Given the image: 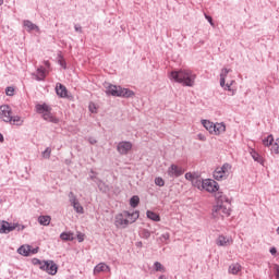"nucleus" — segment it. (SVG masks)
I'll return each instance as SVG.
<instances>
[{
    "mask_svg": "<svg viewBox=\"0 0 279 279\" xmlns=\"http://www.w3.org/2000/svg\"><path fill=\"white\" fill-rule=\"evenodd\" d=\"M138 217H141L138 210L133 213L124 210L116 216L114 226L116 228H126L129 223H134Z\"/></svg>",
    "mask_w": 279,
    "mask_h": 279,
    "instance_id": "3",
    "label": "nucleus"
},
{
    "mask_svg": "<svg viewBox=\"0 0 279 279\" xmlns=\"http://www.w3.org/2000/svg\"><path fill=\"white\" fill-rule=\"evenodd\" d=\"M232 84H234V81H231L230 83L226 84V78H220L221 88H223L225 90H229L230 93H232V95H234V90L232 89Z\"/></svg>",
    "mask_w": 279,
    "mask_h": 279,
    "instance_id": "20",
    "label": "nucleus"
},
{
    "mask_svg": "<svg viewBox=\"0 0 279 279\" xmlns=\"http://www.w3.org/2000/svg\"><path fill=\"white\" fill-rule=\"evenodd\" d=\"M56 93L61 99H66V97H69V90L66 89V86L61 83H57Z\"/></svg>",
    "mask_w": 279,
    "mask_h": 279,
    "instance_id": "12",
    "label": "nucleus"
},
{
    "mask_svg": "<svg viewBox=\"0 0 279 279\" xmlns=\"http://www.w3.org/2000/svg\"><path fill=\"white\" fill-rule=\"evenodd\" d=\"M19 254H21V256H29V254H32V246L27 245V246H20L17 250Z\"/></svg>",
    "mask_w": 279,
    "mask_h": 279,
    "instance_id": "23",
    "label": "nucleus"
},
{
    "mask_svg": "<svg viewBox=\"0 0 279 279\" xmlns=\"http://www.w3.org/2000/svg\"><path fill=\"white\" fill-rule=\"evenodd\" d=\"M230 169H232V165L230 163H223L222 167L217 168L214 171V180H226V178H228L229 173H230Z\"/></svg>",
    "mask_w": 279,
    "mask_h": 279,
    "instance_id": "6",
    "label": "nucleus"
},
{
    "mask_svg": "<svg viewBox=\"0 0 279 279\" xmlns=\"http://www.w3.org/2000/svg\"><path fill=\"white\" fill-rule=\"evenodd\" d=\"M140 236L141 239H149L151 236V231H149L148 229H142L140 231Z\"/></svg>",
    "mask_w": 279,
    "mask_h": 279,
    "instance_id": "32",
    "label": "nucleus"
},
{
    "mask_svg": "<svg viewBox=\"0 0 279 279\" xmlns=\"http://www.w3.org/2000/svg\"><path fill=\"white\" fill-rule=\"evenodd\" d=\"M154 269L155 271H162V274H165V266H162L160 262L154 263Z\"/></svg>",
    "mask_w": 279,
    "mask_h": 279,
    "instance_id": "34",
    "label": "nucleus"
},
{
    "mask_svg": "<svg viewBox=\"0 0 279 279\" xmlns=\"http://www.w3.org/2000/svg\"><path fill=\"white\" fill-rule=\"evenodd\" d=\"M228 73H232V70L228 68L222 69L220 73V78L226 80V77H228Z\"/></svg>",
    "mask_w": 279,
    "mask_h": 279,
    "instance_id": "37",
    "label": "nucleus"
},
{
    "mask_svg": "<svg viewBox=\"0 0 279 279\" xmlns=\"http://www.w3.org/2000/svg\"><path fill=\"white\" fill-rule=\"evenodd\" d=\"M31 254H38V248H33V250L31 251Z\"/></svg>",
    "mask_w": 279,
    "mask_h": 279,
    "instance_id": "50",
    "label": "nucleus"
},
{
    "mask_svg": "<svg viewBox=\"0 0 279 279\" xmlns=\"http://www.w3.org/2000/svg\"><path fill=\"white\" fill-rule=\"evenodd\" d=\"M43 156H44V158H51V148L47 147V148L43 151Z\"/></svg>",
    "mask_w": 279,
    "mask_h": 279,
    "instance_id": "40",
    "label": "nucleus"
},
{
    "mask_svg": "<svg viewBox=\"0 0 279 279\" xmlns=\"http://www.w3.org/2000/svg\"><path fill=\"white\" fill-rule=\"evenodd\" d=\"M89 110H90V112H95V110H93V108H90V107H89Z\"/></svg>",
    "mask_w": 279,
    "mask_h": 279,
    "instance_id": "57",
    "label": "nucleus"
},
{
    "mask_svg": "<svg viewBox=\"0 0 279 279\" xmlns=\"http://www.w3.org/2000/svg\"><path fill=\"white\" fill-rule=\"evenodd\" d=\"M68 197H69L70 204H73L74 202H77V201H78V199H77V196H75V193H73V192H70V193L68 194Z\"/></svg>",
    "mask_w": 279,
    "mask_h": 279,
    "instance_id": "39",
    "label": "nucleus"
},
{
    "mask_svg": "<svg viewBox=\"0 0 279 279\" xmlns=\"http://www.w3.org/2000/svg\"><path fill=\"white\" fill-rule=\"evenodd\" d=\"M158 279H167V277H165V275H161V276H159Z\"/></svg>",
    "mask_w": 279,
    "mask_h": 279,
    "instance_id": "54",
    "label": "nucleus"
},
{
    "mask_svg": "<svg viewBox=\"0 0 279 279\" xmlns=\"http://www.w3.org/2000/svg\"><path fill=\"white\" fill-rule=\"evenodd\" d=\"M168 175L169 178H180V175H184V169L175 163H172L168 168Z\"/></svg>",
    "mask_w": 279,
    "mask_h": 279,
    "instance_id": "10",
    "label": "nucleus"
},
{
    "mask_svg": "<svg viewBox=\"0 0 279 279\" xmlns=\"http://www.w3.org/2000/svg\"><path fill=\"white\" fill-rule=\"evenodd\" d=\"M217 197V205L213 208V217L214 219H223V217H230V213H232V208L230 205V198L223 195V192H218L216 194Z\"/></svg>",
    "mask_w": 279,
    "mask_h": 279,
    "instance_id": "1",
    "label": "nucleus"
},
{
    "mask_svg": "<svg viewBox=\"0 0 279 279\" xmlns=\"http://www.w3.org/2000/svg\"><path fill=\"white\" fill-rule=\"evenodd\" d=\"M4 138H3V134L0 133V143H3Z\"/></svg>",
    "mask_w": 279,
    "mask_h": 279,
    "instance_id": "53",
    "label": "nucleus"
},
{
    "mask_svg": "<svg viewBox=\"0 0 279 279\" xmlns=\"http://www.w3.org/2000/svg\"><path fill=\"white\" fill-rule=\"evenodd\" d=\"M0 119L1 121H4V123H9V121H12V107H10L9 105H1Z\"/></svg>",
    "mask_w": 279,
    "mask_h": 279,
    "instance_id": "8",
    "label": "nucleus"
},
{
    "mask_svg": "<svg viewBox=\"0 0 279 279\" xmlns=\"http://www.w3.org/2000/svg\"><path fill=\"white\" fill-rule=\"evenodd\" d=\"M106 95H111V97H121L122 99H132L135 94L134 90L130 88L109 84L106 89Z\"/></svg>",
    "mask_w": 279,
    "mask_h": 279,
    "instance_id": "4",
    "label": "nucleus"
},
{
    "mask_svg": "<svg viewBox=\"0 0 279 279\" xmlns=\"http://www.w3.org/2000/svg\"><path fill=\"white\" fill-rule=\"evenodd\" d=\"M47 70L45 68L40 66L37 69V76L36 80L37 82H45V77H47Z\"/></svg>",
    "mask_w": 279,
    "mask_h": 279,
    "instance_id": "21",
    "label": "nucleus"
},
{
    "mask_svg": "<svg viewBox=\"0 0 279 279\" xmlns=\"http://www.w3.org/2000/svg\"><path fill=\"white\" fill-rule=\"evenodd\" d=\"M73 233L72 232H62L60 234V240L61 241H73Z\"/></svg>",
    "mask_w": 279,
    "mask_h": 279,
    "instance_id": "31",
    "label": "nucleus"
},
{
    "mask_svg": "<svg viewBox=\"0 0 279 279\" xmlns=\"http://www.w3.org/2000/svg\"><path fill=\"white\" fill-rule=\"evenodd\" d=\"M230 243H232V238L226 235H219L216 240V245H218V247H228Z\"/></svg>",
    "mask_w": 279,
    "mask_h": 279,
    "instance_id": "13",
    "label": "nucleus"
},
{
    "mask_svg": "<svg viewBox=\"0 0 279 279\" xmlns=\"http://www.w3.org/2000/svg\"><path fill=\"white\" fill-rule=\"evenodd\" d=\"M41 117L44 121H48L49 123H54V124L60 123V119L54 117L53 113H51V111L44 112Z\"/></svg>",
    "mask_w": 279,
    "mask_h": 279,
    "instance_id": "15",
    "label": "nucleus"
},
{
    "mask_svg": "<svg viewBox=\"0 0 279 279\" xmlns=\"http://www.w3.org/2000/svg\"><path fill=\"white\" fill-rule=\"evenodd\" d=\"M38 223H40V226H49L51 223V217L50 216H39Z\"/></svg>",
    "mask_w": 279,
    "mask_h": 279,
    "instance_id": "26",
    "label": "nucleus"
},
{
    "mask_svg": "<svg viewBox=\"0 0 279 279\" xmlns=\"http://www.w3.org/2000/svg\"><path fill=\"white\" fill-rule=\"evenodd\" d=\"M185 180H189V182H193V180H195V175H193V173L187 172L185 173Z\"/></svg>",
    "mask_w": 279,
    "mask_h": 279,
    "instance_id": "42",
    "label": "nucleus"
},
{
    "mask_svg": "<svg viewBox=\"0 0 279 279\" xmlns=\"http://www.w3.org/2000/svg\"><path fill=\"white\" fill-rule=\"evenodd\" d=\"M88 143H89L90 145H96L97 140H95V137H89V138H88Z\"/></svg>",
    "mask_w": 279,
    "mask_h": 279,
    "instance_id": "49",
    "label": "nucleus"
},
{
    "mask_svg": "<svg viewBox=\"0 0 279 279\" xmlns=\"http://www.w3.org/2000/svg\"><path fill=\"white\" fill-rule=\"evenodd\" d=\"M11 125H23V120L19 116H11V121H9Z\"/></svg>",
    "mask_w": 279,
    "mask_h": 279,
    "instance_id": "30",
    "label": "nucleus"
},
{
    "mask_svg": "<svg viewBox=\"0 0 279 279\" xmlns=\"http://www.w3.org/2000/svg\"><path fill=\"white\" fill-rule=\"evenodd\" d=\"M19 230H25V226H22L21 229H19Z\"/></svg>",
    "mask_w": 279,
    "mask_h": 279,
    "instance_id": "56",
    "label": "nucleus"
},
{
    "mask_svg": "<svg viewBox=\"0 0 279 279\" xmlns=\"http://www.w3.org/2000/svg\"><path fill=\"white\" fill-rule=\"evenodd\" d=\"M132 150V142L122 141L117 145V151L120 156H128Z\"/></svg>",
    "mask_w": 279,
    "mask_h": 279,
    "instance_id": "9",
    "label": "nucleus"
},
{
    "mask_svg": "<svg viewBox=\"0 0 279 279\" xmlns=\"http://www.w3.org/2000/svg\"><path fill=\"white\" fill-rule=\"evenodd\" d=\"M23 25H24V27L27 28V32H40V27H38V25L34 24L29 20H25L23 22Z\"/></svg>",
    "mask_w": 279,
    "mask_h": 279,
    "instance_id": "18",
    "label": "nucleus"
},
{
    "mask_svg": "<svg viewBox=\"0 0 279 279\" xmlns=\"http://www.w3.org/2000/svg\"><path fill=\"white\" fill-rule=\"evenodd\" d=\"M76 239H77L78 243H83V241H84V234H83V233H78V234L76 235Z\"/></svg>",
    "mask_w": 279,
    "mask_h": 279,
    "instance_id": "45",
    "label": "nucleus"
},
{
    "mask_svg": "<svg viewBox=\"0 0 279 279\" xmlns=\"http://www.w3.org/2000/svg\"><path fill=\"white\" fill-rule=\"evenodd\" d=\"M223 132H226V124L223 122L214 124V131L211 134L219 136V134H223Z\"/></svg>",
    "mask_w": 279,
    "mask_h": 279,
    "instance_id": "17",
    "label": "nucleus"
},
{
    "mask_svg": "<svg viewBox=\"0 0 279 279\" xmlns=\"http://www.w3.org/2000/svg\"><path fill=\"white\" fill-rule=\"evenodd\" d=\"M274 135L271 134L263 140V145L265 147H274Z\"/></svg>",
    "mask_w": 279,
    "mask_h": 279,
    "instance_id": "27",
    "label": "nucleus"
},
{
    "mask_svg": "<svg viewBox=\"0 0 279 279\" xmlns=\"http://www.w3.org/2000/svg\"><path fill=\"white\" fill-rule=\"evenodd\" d=\"M90 173L95 174V172L93 170H90Z\"/></svg>",
    "mask_w": 279,
    "mask_h": 279,
    "instance_id": "59",
    "label": "nucleus"
},
{
    "mask_svg": "<svg viewBox=\"0 0 279 279\" xmlns=\"http://www.w3.org/2000/svg\"><path fill=\"white\" fill-rule=\"evenodd\" d=\"M202 125L204 129L208 130L209 134H213L215 130V123L209 120H202Z\"/></svg>",
    "mask_w": 279,
    "mask_h": 279,
    "instance_id": "22",
    "label": "nucleus"
},
{
    "mask_svg": "<svg viewBox=\"0 0 279 279\" xmlns=\"http://www.w3.org/2000/svg\"><path fill=\"white\" fill-rule=\"evenodd\" d=\"M58 58V64L64 70H66V61L64 60V57L61 53H59Z\"/></svg>",
    "mask_w": 279,
    "mask_h": 279,
    "instance_id": "33",
    "label": "nucleus"
},
{
    "mask_svg": "<svg viewBox=\"0 0 279 279\" xmlns=\"http://www.w3.org/2000/svg\"><path fill=\"white\" fill-rule=\"evenodd\" d=\"M270 149L272 154H279V138L275 141Z\"/></svg>",
    "mask_w": 279,
    "mask_h": 279,
    "instance_id": "35",
    "label": "nucleus"
},
{
    "mask_svg": "<svg viewBox=\"0 0 279 279\" xmlns=\"http://www.w3.org/2000/svg\"><path fill=\"white\" fill-rule=\"evenodd\" d=\"M146 217L147 219H150V221H160V215H158L156 211L147 210Z\"/></svg>",
    "mask_w": 279,
    "mask_h": 279,
    "instance_id": "25",
    "label": "nucleus"
},
{
    "mask_svg": "<svg viewBox=\"0 0 279 279\" xmlns=\"http://www.w3.org/2000/svg\"><path fill=\"white\" fill-rule=\"evenodd\" d=\"M14 230H16V225L2 221V225L0 226V234H10V232H14Z\"/></svg>",
    "mask_w": 279,
    "mask_h": 279,
    "instance_id": "11",
    "label": "nucleus"
},
{
    "mask_svg": "<svg viewBox=\"0 0 279 279\" xmlns=\"http://www.w3.org/2000/svg\"><path fill=\"white\" fill-rule=\"evenodd\" d=\"M136 247H143V242H137Z\"/></svg>",
    "mask_w": 279,
    "mask_h": 279,
    "instance_id": "51",
    "label": "nucleus"
},
{
    "mask_svg": "<svg viewBox=\"0 0 279 279\" xmlns=\"http://www.w3.org/2000/svg\"><path fill=\"white\" fill-rule=\"evenodd\" d=\"M138 204H141V197H138V195H134L130 198L131 208H136Z\"/></svg>",
    "mask_w": 279,
    "mask_h": 279,
    "instance_id": "28",
    "label": "nucleus"
},
{
    "mask_svg": "<svg viewBox=\"0 0 279 279\" xmlns=\"http://www.w3.org/2000/svg\"><path fill=\"white\" fill-rule=\"evenodd\" d=\"M74 29H75V32H78V34H82V26L81 25L75 24Z\"/></svg>",
    "mask_w": 279,
    "mask_h": 279,
    "instance_id": "47",
    "label": "nucleus"
},
{
    "mask_svg": "<svg viewBox=\"0 0 279 279\" xmlns=\"http://www.w3.org/2000/svg\"><path fill=\"white\" fill-rule=\"evenodd\" d=\"M96 178H97V175H95V174L89 175V180H95Z\"/></svg>",
    "mask_w": 279,
    "mask_h": 279,
    "instance_id": "52",
    "label": "nucleus"
},
{
    "mask_svg": "<svg viewBox=\"0 0 279 279\" xmlns=\"http://www.w3.org/2000/svg\"><path fill=\"white\" fill-rule=\"evenodd\" d=\"M36 111L38 112V114H45V112H51V107H49L47 104H38L36 105Z\"/></svg>",
    "mask_w": 279,
    "mask_h": 279,
    "instance_id": "19",
    "label": "nucleus"
},
{
    "mask_svg": "<svg viewBox=\"0 0 279 279\" xmlns=\"http://www.w3.org/2000/svg\"><path fill=\"white\" fill-rule=\"evenodd\" d=\"M197 75L191 70L180 69L179 71H172L170 73V80L177 82V84H182V86L193 87L195 86V80Z\"/></svg>",
    "mask_w": 279,
    "mask_h": 279,
    "instance_id": "2",
    "label": "nucleus"
},
{
    "mask_svg": "<svg viewBox=\"0 0 279 279\" xmlns=\"http://www.w3.org/2000/svg\"><path fill=\"white\" fill-rule=\"evenodd\" d=\"M46 66H49V61H45Z\"/></svg>",
    "mask_w": 279,
    "mask_h": 279,
    "instance_id": "55",
    "label": "nucleus"
},
{
    "mask_svg": "<svg viewBox=\"0 0 279 279\" xmlns=\"http://www.w3.org/2000/svg\"><path fill=\"white\" fill-rule=\"evenodd\" d=\"M46 260H40L38 258H33L32 259V264L39 267V269H41L43 265H45Z\"/></svg>",
    "mask_w": 279,
    "mask_h": 279,
    "instance_id": "36",
    "label": "nucleus"
},
{
    "mask_svg": "<svg viewBox=\"0 0 279 279\" xmlns=\"http://www.w3.org/2000/svg\"><path fill=\"white\" fill-rule=\"evenodd\" d=\"M41 271H46L49 276H56L58 274V264L53 260H46L41 266Z\"/></svg>",
    "mask_w": 279,
    "mask_h": 279,
    "instance_id": "7",
    "label": "nucleus"
},
{
    "mask_svg": "<svg viewBox=\"0 0 279 279\" xmlns=\"http://www.w3.org/2000/svg\"><path fill=\"white\" fill-rule=\"evenodd\" d=\"M197 186H202L207 193H217L219 191V183L213 179L196 180Z\"/></svg>",
    "mask_w": 279,
    "mask_h": 279,
    "instance_id": "5",
    "label": "nucleus"
},
{
    "mask_svg": "<svg viewBox=\"0 0 279 279\" xmlns=\"http://www.w3.org/2000/svg\"><path fill=\"white\" fill-rule=\"evenodd\" d=\"M205 19H206V21H208V23H209L211 26H215V23L213 22V16H210V15H205Z\"/></svg>",
    "mask_w": 279,
    "mask_h": 279,
    "instance_id": "44",
    "label": "nucleus"
},
{
    "mask_svg": "<svg viewBox=\"0 0 279 279\" xmlns=\"http://www.w3.org/2000/svg\"><path fill=\"white\" fill-rule=\"evenodd\" d=\"M169 238H170V235H169L168 232H166V233H163V234L160 235V240H161L162 242L169 241Z\"/></svg>",
    "mask_w": 279,
    "mask_h": 279,
    "instance_id": "43",
    "label": "nucleus"
},
{
    "mask_svg": "<svg viewBox=\"0 0 279 279\" xmlns=\"http://www.w3.org/2000/svg\"><path fill=\"white\" fill-rule=\"evenodd\" d=\"M71 206L74 208L77 215H84V207L82 204H80V201H74V203H71Z\"/></svg>",
    "mask_w": 279,
    "mask_h": 279,
    "instance_id": "24",
    "label": "nucleus"
},
{
    "mask_svg": "<svg viewBox=\"0 0 279 279\" xmlns=\"http://www.w3.org/2000/svg\"><path fill=\"white\" fill-rule=\"evenodd\" d=\"M5 95H8V97H12L14 95V87H7Z\"/></svg>",
    "mask_w": 279,
    "mask_h": 279,
    "instance_id": "41",
    "label": "nucleus"
},
{
    "mask_svg": "<svg viewBox=\"0 0 279 279\" xmlns=\"http://www.w3.org/2000/svg\"><path fill=\"white\" fill-rule=\"evenodd\" d=\"M269 252H270L271 256H276V254H278V250L274 246L270 247Z\"/></svg>",
    "mask_w": 279,
    "mask_h": 279,
    "instance_id": "46",
    "label": "nucleus"
},
{
    "mask_svg": "<svg viewBox=\"0 0 279 279\" xmlns=\"http://www.w3.org/2000/svg\"><path fill=\"white\" fill-rule=\"evenodd\" d=\"M251 156L255 162H258V165H262V167H265V158L258 154L255 149L251 150Z\"/></svg>",
    "mask_w": 279,
    "mask_h": 279,
    "instance_id": "16",
    "label": "nucleus"
},
{
    "mask_svg": "<svg viewBox=\"0 0 279 279\" xmlns=\"http://www.w3.org/2000/svg\"><path fill=\"white\" fill-rule=\"evenodd\" d=\"M275 276L279 279V265H275Z\"/></svg>",
    "mask_w": 279,
    "mask_h": 279,
    "instance_id": "48",
    "label": "nucleus"
},
{
    "mask_svg": "<svg viewBox=\"0 0 279 279\" xmlns=\"http://www.w3.org/2000/svg\"><path fill=\"white\" fill-rule=\"evenodd\" d=\"M3 3V0H0V5Z\"/></svg>",
    "mask_w": 279,
    "mask_h": 279,
    "instance_id": "58",
    "label": "nucleus"
},
{
    "mask_svg": "<svg viewBox=\"0 0 279 279\" xmlns=\"http://www.w3.org/2000/svg\"><path fill=\"white\" fill-rule=\"evenodd\" d=\"M101 271L110 274V266L106 263H99L94 267V274H101Z\"/></svg>",
    "mask_w": 279,
    "mask_h": 279,
    "instance_id": "14",
    "label": "nucleus"
},
{
    "mask_svg": "<svg viewBox=\"0 0 279 279\" xmlns=\"http://www.w3.org/2000/svg\"><path fill=\"white\" fill-rule=\"evenodd\" d=\"M155 184L156 186H165V179H162L161 177L155 178Z\"/></svg>",
    "mask_w": 279,
    "mask_h": 279,
    "instance_id": "38",
    "label": "nucleus"
},
{
    "mask_svg": "<svg viewBox=\"0 0 279 279\" xmlns=\"http://www.w3.org/2000/svg\"><path fill=\"white\" fill-rule=\"evenodd\" d=\"M241 271V266L239 264H231L229 266V274H232L233 276H236Z\"/></svg>",
    "mask_w": 279,
    "mask_h": 279,
    "instance_id": "29",
    "label": "nucleus"
}]
</instances>
